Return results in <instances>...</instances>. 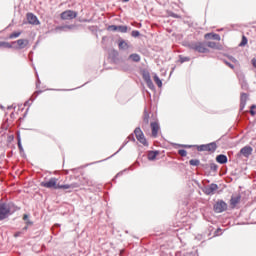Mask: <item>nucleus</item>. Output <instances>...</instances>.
Here are the masks:
<instances>
[{
  "label": "nucleus",
  "mask_w": 256,
  "mask_h": 256,
  "mask_svg": "<svg viewBox=\"0 0 256 256\" xmlns=\"http://www.w3.org/2000/svg\"><path fill=\"white\" fill-rule=\"evenodd\" d=\"M4 47L6 49H11L13 46L9 42H4Z\"/></svg>",
  "instance_id": "39"
},
{
  "label": "nucleus",
  "mask_w": 256,
  "mask_h": 256,
  "mask_svg": "<svg viewBox=\"0 0 256 256\" xmlns=\"http://www.w3.org/2000/svg\"><path fill=\"white\" fill-rule=\"evenodd\" d=\"M183 147H185L186 149H191V147H193V145H183Z\"/></svg>",
  "instance_id": "45"
},
{
  "label": "nucleus",
  "mask_w": 256,
  "mask_h": 256,
  "mask_svg": "<svg viewBox=\"0 0 256 256\" xmlns=\"http://www.w3.org/2000/svg\"><path fill=\"white\" fill-rule=\"evenodd\" d=\"M194 147L197 148V151H208L210 153H215L217 151V142H212L208 144H202V145H194Z\"/></svg>",
  "instance_id": "3"
},
{
  "label": "nucleus",
  "mask_w": 256,
  "mask_h": 256,
  "mask_svg": "<svg viewBox=\"0 0 256 256\" xmlns=\"http://www.w3.org/2000/svg\"><path fill=\"white\" fill-rule=\"evenodd\" d=\"M247 43H248L247 37L242 36V40L239 44V47H245V45H247Z\"/></svg>",
  "instance_id": "30"
},
{
  "label": "nucleus",
  "mask_w": 256,
  "mask_h": 256,
  "mask_svg": "<svg viewBox=\"0 0 256 256\" xmlns=\"http://www.w3.org/2000/svg\"><path fill=\"white\" fill-rule=\"evenodd\" d=\"M188 48L196 53H209V49H207L205 42H190Z\"/></svg>",
  "instance_id": "2"
},
{
  "label": "nucleus",
  "mask_w": 256,
  "mask_h": 256,
  "mask_svg": "<svg viewBox=\"0 0 256 256\" xmlns=\"http://www.w3.org/2000/svg\"><path fill=\"white\" fill-rule=\"evenodd\" d=\"M225 65H227V67H230V69H235V66L233 64H231L230 62H228L227 60H224Z\"/></svg>",
  "instance_id": "36"
},
{
  "label": "nucleus",
  "mask_w": 256,
  "mask_h": 256,
  "mask_svg": "<svg viewBox=\"0 0 256 256\" xmlns=\"http://www.w3.org/2000/svg\"><path fill=\"white\" fill-rule=\"evenodd\" d=\"M23 221H29V216L28 214L23 215Z\"/></svg>",
  "instance_id": "43"
},
{
  "label": "nucleus",
  "mask_w": 256,
  "mask_h": 256,
  "mask_svg": "<svg viewBox=\"0 0 256 256\" xmlns=\"http://www.w3.org/2000/svg\"><path fill=\"white\" fill-rule=\"evenodd\" d=\"M157 155H159V151H150L148 153V161H155V159H157Z\"/></svg>",
  "instance_id": "20"
},
{
  "label": "nucleus",
  "mask_w": 256,
  "mask_h": 256,
  "mask_svg": "<svg viewBox=\"0 0 256 256\" xmlns=\"http://www.w3.org/2000/svg\"><path fill=\"white\" fill-rule=\"evenodd\" d=\"M117 31L118 33H127V31H129V27L125 25H119Z\"/></svg>",
  "instance_id": "23"
},
{
  "label": "nucleus",
  "mask_w": 256,
  "mask_h": 256,
  "mask_svg": "<svg viewBox=\"0 0 256 256\" xmlns=\"http://www.w3.org/2000/svg\"><path fill=\"white\" fill-rule=\"evenodd\" d=\"M206 47H209L210 49H219V44L217 42L208 41Z\"/></svg>",
  "instance_id": "21"
},
{
  "label": "nucleus",
  "mask_w": 256,
  "mask_h": 256,
  "mask_svg": "<svg viewBox=\"0 0 256 256\" xmlns=\"http://www.w3.org/2000/svg\"><path fill=\"white\" fill-rule=\"evenodd\" d=\"M129 141H135V135L131 134L128 136Z\"/></svg>",
  "instance_id": "42"
},
{
  "label": "nucleus",
  "mask_w": 256,
  "mask_h": 256,
  "mask_svg": "<svg viewBox=\"0 0 256 256\" xmlns=\"http://www.w3.org/2000/svg\"><path fill=\"white\" fill-rule=\"evenodd\" d=\"M124 1V3H127L129 0H123Z\"/></svg>",
  "instance_id": "52"
},
{
  "label": "nucleus",
  "mask_w": 256,
  "mask_h": 256,
  "mask_svg": "<svg viewBox=\"0 0 256 256\" xmlns=\"http://www.w3.org/2000/svg\"><path fill=\"white\" fill-rule=\"evenodd\" d=\"M18 148L20 151H23V145H21V137L18 136Z\"/></svg>",
  "instance_id": "37"
},
{
  "label": "nucleus",
  "mask_w": 256,
  "mask_h": 256,
  "mask_svg": "<svg viewBox=\"0 0 256 256\" xmlns=\"http://www.w3.org/2000/svg\"><path fill=\"white\" fill-rule=\"evenodd\" d=\"M188 255H193V254H188Z\"/></svg>",
  "instance_id": "56"
},
{
  "label": "nucleus",
  "mask_w": 256,
  "mask_h": 256,
  "mask_svg": "<svg viewBox=\"0 0 256 256\" xmlns=\"http://www.w3.org/2000/svg\"><path fill=\"white\" fill-rule=\"evenodd\" d=\"M5 42H0V47H4Z\"/></svg>",
  "instance_id": "48"
},
{
  "label": "nucleus",
  "mask_w": 256,
  "mask_h": 256,
  "mask_svg": "<svg viewBox=\"0 0 256 256\" xmlns=\"http://www.w3.org/2000/svg\"><path fill=\"white\" fill-rule=\"evenodd\" d=\"M178 154L181 157H187V150H185V149L178 150Z\"/></svg>",
  "instance_id": "33"
},
{
  "label": "nucleus",
  "mask_w": 256,
  "mask_h": 256,
  "mask_svg": "<svg viewBox=\"0 0 256 256\" xmlns=\"http://www.w3.org/2000/svg\"><path fill=\"white\" fill-rule=\"evenodd\" d=\"M239 81L242 89H244V91H247V89H249V84L247 83V80H245V75H240Z\"/></svg>",
  "instance_id": "17"
},
{
  "label": "nucleus",
  "mask_w": 256,
  "mask_h": 256,
  "mask_svg": "<svg viewBox=\"0 0 256 256\" xmlns=\"http://www.w3.org/2000/svg\"><path fill=\"white\" fill-rule=\"evenodd\" d=\"M118 30V26L117 25H110L108 26V31H117Z\"/></svg>",
  "instance_id": "35"
},
{
  "label": "nucleus",
  "mask_w": 256,
  "mask_h": 256,
  "mask_svg": "<svg viewBox=\"0 0 256 256\" xmlns=\"http://www.w3.org/2000/svg\"><path fill=\"white\" fill-rule=\"evenodd\" d=\"M143 79H144L145 83H148L149 81H151V75L149 74V72H145L143 74Z\"/></svg>",
  "instance_id": "28"
},
{
  "label": "nucleus",
  "mask_w": 256,
  "mask_h": 256,
  "mask_svg": "<svg viewBox=\"0 0 256 256\" xmlns=\"http://www.w3.org/2000/svg\"><path fill=\"white\" fill-rule=\"evenodd\" d=\"M17 43L18 49H25L27 45H29V40L28 39H19L17 41L12 42V45H15Z\"/></svg>",
  "instance_id": "15"
},
{
  "label": "nucleus",
  "mask_w": 256,
  "mask_h": 256,
  "mask_svg": "<svg viewBox=\"0 0 256 256\" xmlns=\"http://www.w3.org/2000/svg\"><path fill=\"white\" fill-rule=\"evenodd\" d=\"M128 61H133V63H139L141 61V56L137 53L130 54Z\"/></svg>",
  "instance_id": "19"
},
{
  "label": "nucleus",
  "mask_w": 256,
  "mask_h": 256,
  "mask_svg": "<svg viewBox=\"0 0 256 256\" xmlns=\"http://www.w3.org/2000/svg\"><path fill=\"white\" fill-rule=\"evenodd\" d=\"M154 82L156 83V85H158V87H163V82L157 74L154 75Z\"/></svg>",
  "instance_id": "26"
},
{
  "label": "nucleus",
  "mask_w": 256,
  "mask_h": 256,
  "mask_svg": "<svg viewBox=\"0 0 256 256\" xmlns=\"http://www.w3.org/2000/svg\"><path fill=\"white\" fill-rule=\"evenodd\" d=\"M253 109H256V105L251 106L250 115H256V112Z\"/></svg>",
  "instance_id": "38"
},
{
  "label": "nucleus",
  "mask_w": 256,
  "mask_h": 256,
  "mask_svg": "<svg viewBox=\"0 0 256 256\" xmlns=\"http://www.w3.org/2000/svg\"><path fill=\"white\" fill-rule=\"evenodd\" d=\"M249 99L248 93H242L240 96V111L245 109V105H247V100Z\"/></svg>",
  "instance_id": "12"
},
{
  "label": "nucleus",
  "mask_w": 256,
  "mask_h": 256,
  "mask_svg": "<svg viewBox=\"0 0 256 256\" xmlns=\"http://www.w3.org/2000/svg\"><path fill=\"white\" fill-rule=\"evenodd\" d=\"M239 203H241V194H238L237 196H231L230 205L232 209H235Z\"/></svg>",
  "instance_id": "13"
},
{
  "label": "nucleus",
  "mask_w": 256,
  "mask_h": 256,
  "mask_svg": "<svg viewBox=\"0 0 256 256\" xmlns=\"http://www.w3.org/2000/svg\"><path fill=\"white\" fill-rule=\"evenodd\" d=\"M58 189H75V184H64V185H61V184H58Z\"/></svg>",
  "instance_id": "22"
},
{
  "label": "nucleus",
  "mask_w": 256,
  "mask_h": 256,
  "mask_svg": "<svg viewBox=\"0 0 256 256\" xmlns=\"http://www.w3.org/2000/svg\"><path fill=\"white\" fill-rule=\"evenodd\" d=\"M27 21L30 25H39V19L33 13H27Z\"/></svg>",
  "instance_id": "11"
},
{
  "label": "nucleus",
  "mask_w": 256,
  "mask_h": 256,
  "mask_svg": "<svg viewBox=\"0 0 256 256\" xmlns=\"http://www.w3.org/2000/svg\"><path fill=\"white\" fill-rule=\"evenodd\" d=\"M68 29H73V26H68Z\"/></svg>",
  "instance_id": "51"
},
{
  "label": "nucleus",
  "mask_w": 256,
  "mask_h": 256,
  "mask_svg": "<svg viewBox=\"0 0 256 256\" xmlns=\"http://www.w3.org/2000/svg\"><path fill=\"white\" fill-rule=\"evenodd\" d=\"M143 124L149 125V113H147V110H144Z\"/></svg>",
  "instance_id": "25"
},
{
  "label": "nucleus",
  "mask_w": 256,
  "mask_h": 256,
  "mask_svg": "<svg viewBox=\"0 0 256 256\" xmlns=\"http://www.w3.org/2000/svg\"><path fill=\"white\" fill-rule=\"evenodd\" d=\"M27 229H29V227H28V226H25V227L22 229V231H27Z\"/></svg>",
  "instance_id": "47"
},
{
  "label": "nucleus",
  "mask_w": 256,
  "mask_h": 256,
  "mask_svg": "<svg viewBox=\"0 0 256 256\" xmlns=\"http://www.w3.org/2000/svg\"><path fill=\"white\" fill-rule=\"evenodd\" d=\"M17 211H21V207L15 203L0 201V221H5L10 215L17 213Z\"/></svg>",
  "instance_id": "1"
},
{
  "label": "nucleus",
  "mask_w": 256,
  "mask_h": 256,
  "mask_svg": "<svg viewBox=\"0 0 256 256\" xmlns=\"http://www.w3.org/2000/svg\"><path fill=\"white\" fill-rule=\"evenodd\" d=\"M57 181V178L52 177L48 181H42L40 186L46 189H58L59 184H57Z\"/></svg>",
  "instance_id": "5"
},
{
  "label": "nucleus",
  "mask_w": 256,
  "mask_h": 256,
  "mask_svg": "<svg viewBox=\"0 0 256 256\" xmlns=\"http://www.w3.org/2000/svg\"><path fill=\"white\" fill-rule=\"evenodd\" d=\"M117 153H119V151L115 152V155H117Z\"/></svg>",
  "instance_id": "54"
},
{
  "label": "nucleus",
  "mask_w": 256,
  "mask_h": 256,
  "mask_svg": "<svg viewBox=\"0 0 256 256\" xmlns=\"http://www.w3.org/2000/svg\"><path fill=\"white\" fill-rule=\"evenodd\" d=\"M117 153H119V151L115 152V155H117Z\"/></svg>",
  "instance_id": "55"
},
{
  "label": "nucleus",
  "mask_w": 256,
  "mask_h": 256,
  "mask_svg": "<svg viewBox=\"0 0 256 256\" xmlns=\"http://www.w3.org/2000/svg\"><path fill=\"white\" fill-rule=\"evenodd\" d=\"M17 37H21V32H13L10 34L9 39H17Z\"/></svg>",
  "instance_id": "29"
},
{
  "label": "nucleus",
  "mask_w": 256,
  "mask_h": 256,
  "mask_svg": "<svg viewBox=\"0 0 256 256\" xmlns=\"http://www.w3.org/2000/svg\"><path fill=\"white\" fill-rule=\"evenodd\" d=\"M227 204L223 200H218L214 205V211L215 213H223L224 211H227Z\"/></svg>",
  "instance_id": "7"
},
{
  "label": "nucleus",
  "mask_w": 256,
  "mask_h": 256,
  "mask_svg": "<svg viewBox=\"0 0 256 256\" xmlns=\"http://www.w3.org/2000/svg\"><path fill=\"white\" fill-rule=\"evenodd\" d=\"M60 17L64 21L75 19V17H77V12L72 11V10H66L61 13Z\"/></svg>",
  "instance_id": "8"
},
{
  "label": "nucleus",
  "mask_w": 256,
  "mask_h": 256,
  "mask_svg": "<svg viewBox=\"0 0 256 256\" xmlns=\"http://www.w3.org/2000/svg\"><path fill=\"white\" fill-rule=\"evenodd\" d=\"M141 35V32H139V30H133L131 32V36L134 37V38H137Z\"/></svg>",
  "instance_id": "31"
},
{
  "label": "nucleus",
  "mask_w": 256,
  "mask_h": 256,
  "mask_svg": "<svg viewBox=\"0 0 256 256\" xmlns=\"http://www.w3.org/2000/svg\"><path fill=\"white\" fill-rule=\"evenodd\" d=\"M8 109H12V106H9Z\"/></svg>",
  "instance_id": "53"
},
{
  "label": "nucleus",
  "mask_w": 256,
  "mask_h": 256,
  "mask_svg": "<svg viewBox=\"0 0 256 256\" xmlns=\"http://www.w3.org/2000/svg\"><path fill=\"white\" fill-rule=\"evenodd\" d=\"M219 231H221V229H219V228H218V229H217V231L215 232V233H216V235H217V233H219Z\"/></svg>",
  "instance_id": "49"
},
{
  "label": "nucleus",
  "mask_w": 256,
  "mask_h": 256,
  "mask_svg": "<svg viewBox=\"0 0 256 256\" xmlns=\"http://www.w3.org/2000/svg\"><path fill=\"white\" fill-rule=\"evenodd\" d=\"M253 153V147L251 146H244L240 149V155H243V157L249 158L251 157Z\"/></svg>",
  "instance_id": "10"
},
{
  "label": "nucleus",
  "mask_w": 256,
  "mask_h": 256,
  "mask_svg": "<svg viewBox=\"0 0 256 256\" xmlns=\"http://www.w3.org/2000/svg\"><path fill=\"white\" fill-rule=\"evenodd\" d=\"M21 235H23V232L22 231H18L14 234V237H21Z\"/></svg>",
  "instance_id": "41"
},
{
  "label": "nucleus",
  "mask_w": 256,
  "mask_h": 256,
  "mask_svg": "<svg viewBox=\"0 0 256 256\" xmlns=\"http://www.w3.org/2000/svg\"><path fill=\"white\" fill-rule=\"evenodd\" d=\"M134 134L136 136L137 141L147 147L149 143L147 142V139L145 138V134H143V131H141L140 127L135 128Z\"/></svg>",
  "instance_id": "6"
},
{
  "label": "nucleus",
  "mask_w": 256,
  "mask_h": 256,
  "mask_svg": "<svg viewBox=\"0 0 256 256\" xmlns=\"http://www.w3.org/2000/svg\"><path fill=\"white\" fill-rule=\"evenodd\" d=\"M173 17H175L177 19V17H179L177 14H174Z\"/></svg>",
  "instance_id": "50"
},
{
  "label": "nucleus",
  "mask_w": 256,
  "mask_h": 256,
  "mask_svg": "<svg viewBox=\"0 0 256 256\" xmlns=\"http://www.w3.org/2000/svg\"><path fill=\"white\" fill-rule=\"evenodd\" d=\"M228 59H229L232 63H237L236 58L233 57V56H229Z\"/></svg>",
  "instance_id": "40"
},
{
  "label": "nucleus",
  "mask_w": 256,
  "mask_h": 256,
  "mask_svg": "<svg viewBox=\"0 0 256 256\" xmlns=\"http://www.w3.org/2000/svg\"><path fill=\"white\" fill-rule=\"evenodd\" d=\"M118 49L119 51H133V44H130L129 41L120 38L118 39Z\"/></svg>",
  "instance_id": "4"
},
{
  "label": "nucleus",
  "mask_w": 256,
  "mask_h": 256,
  "mask_svg": "<svg viewBox=\"0 0 256 256\" xmlns=\"http://www.w3.org/2000/svg\"><path fill=\"white\" fill-rule=\"evenodd\" d=\"M216 161H217V163H220V165H225V163H227V161H228L227 155L219 154L216 157Z\"/></svg>",
  "instance_id": "18"
},
{
  "label": "nucleus",
  "mask_w": 256,
  "mask_h": 256,
  "mask_svg": "<svg viewBox=\"0 0 256 256\" xmlns=\"http://www.w3.org/2000/svg\"><path fill=\"white\" fill-rule=\"evenodd\" d=\"M210 169H211V171H213L215 173V172H217V169H219V166H217V164H215V163H211Z\"/></svg>",
  "instance_id": "32"
},
{
  "label": "nucleus",
  "mask_w": 256,
  "mask_h": 256,
  "mask_svg": "<svg viewBox=\"0 0 256 256\" xmlns=\"http://www.w3.org/2000/svg\"><path fill=\"white\" fill-rule=\"evenodd\" d=\"M217 189H219V186L215 183H212L204 187L203 193H205V195H215V191H217Z\"/></svg>",
  "instance_id": "9"
},
{
  "label": "nucleus",
  "mask_w": 256,
  "mask_h": 256,
  "mask_svg": "<svg viewBox=\"0 0 256 256\" xmlns=\"http://www.w3.org/2000/svg\"><path fill=\"white\" fill-rule=\"evenodd\" d=\"M150 127H151V130H152V137L156 138L157 135H159V129H161L159 127V123L157 122H151L150 123Z\"/></svg>",
  "instance_id": "14"
},
{
  "label": "nucleus",
  "mask_w": 256,
  "mask_h": 256,
  "mask_svg": "<svg viewBox=\"0 0 256 256\" xmlns=\"http://www.w3.org/2000/svg\"><path fill=\"white\" fill-rule=\"evenodd\" d=\"M189 61H191V58L185 57V56H183V55H180V56H179V62H180V63H187V62H189Z\"/></svg>",
  "instance_id": "27"
},
{
  "label": "nucleus",
  "mask_w": 256,
  "mask_h": 256,
  "mask_svg": "<svg viewBox=\"0 0 256 256\" xmlns=\"http://www.w3.org/2000/svg\"><path fill=\"white\" fill-rule=\"evenodd\" d=\"M125 145H127V142H124L123 145L119 148L118 151H121V149H123V147H125Z\"/></svg>",
  "instance_id": "46"
},
{
  "label": "nucleus",
  "mask_w": 256,
  "mask_h": 256,
  "mask_svg": "<svg viewBox=\"0 0 256 256\" xmlns=\"http://www.w3.org/2000/svg\"><path fill=\"white\" fill-rule=\"evenodd\" d=\"M204 39H212L213 41H221V35L215 33H207L204 35Z\"/></svg>",
  "instance_id": "16"
},
{
  "label": "nucleus",
  "mask_w": 256,
  "mask_h": 256,
  "mask_svg": "<svg viewBox=\"0 0 256 256\" xmlns=\"http://www.w3.org/2000/svg\"><path fill=\"white\" fill-rule=\"evenodd\" d=\"M146 85L149 89H155V85L153 84L152 80L146 82Z\"/></svg>",
  "instance_id": "34"
},
{
  "label": "nucleus",
  "mask_w": 256,
  "mask_h": 256,
  "mask_svg": "<svg viewBox=\"0 0 256 256\" xmlns=\"http://www.w3.org/2000/svg\"><path fill=\"white\" fill-rule=\"evenodd\" d=\"M189 164L192 166V167H199V165H201V161H199V159H191L189 161Z\"/></svg>",
  "instance_id": "24"
},
{
  "label": "nucleus",
  "mask_w": 256,
  "mask_h": 256,
  "mask_svg": "<svg viewBox=\"0 0 256 256\" xmlns=\"http://www.w3.org/2000/svg\"><path fill=\"white\" fill-rule=\"evenodd\" d=\"M26 225H27V227H29V225H33V221H31V220H26Z\"/></svg>",
  "instance_id": "44"
}]
</instances>
